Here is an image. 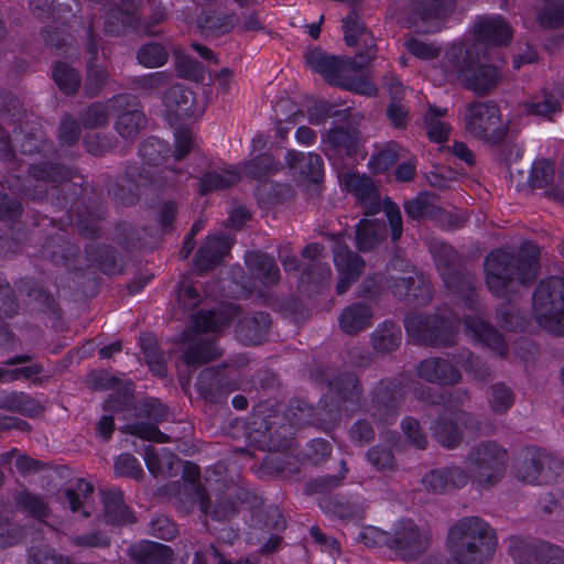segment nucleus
<instances>
[{
    "label": "nucleus",
    "mask_w": 564,
    "mask_h": 564,
    "mask_svg": "<svg viewBox=\"0 0 564 564\" xmlns=\"http://www.w3.org/2000/svg\"><path fill=\"white\" fill-rule=\"evenodd\" d=\"M13 133L17 150L28 155L40 154L44 160L28 164L29 176L22 186L15 188L10 181H7L8 188L32 202H45L58 209H67L70 213V221L76 220L82 236L88 238L98 236L100 226L97 217L78 213L74 219L73 213L78 209V200L84 189L79 184L70 182L73 177L70 167L51 160L56 155V150L53 143L46 140L42 127L20 124L13 129Z\"/></svg>",
    "instance_id": "obj_1"
},
{
    "label": "nucleus",
    "mask_w": 564,
    "mask_h": 564,
    "mask_svg": "<svg viewBox=\"0 0 564 564\" xmlns=\"http://www.w3.org/2000/svg\"><path fill=\"white\" fill-rule=\"evenodd\" d=\"M340 421V402L330 394H324L314 408L302 399L292 400L283 415L278 413L253 422L261 434L260 442L269 451H283L292 445L294 430L305 425H316L328 431Z\"/></svg>",
    "instance_id": "obj_2"
},
{
    "label": "nucleus",
    "mask_w": 564,
    "mask_h": 564,
    "mask_svg": "<svg viewBox=\"0 0 564 564\" xmlns=\"http://www.w3.org/2000/svg\"><path fill=\"white\" fill-rule=\"evenodd\" d=\"M170 152L169 143L155 137L144 140L139 148V156L144 164L152 167L167 163ZM169 174L178 177L183 175V171L169 164L159 171L140 167L135 164L128 165L119 182L113 186L112 195L122 205H133L147 188L178 185L180 181L169 178Z\"/></svg>",
    "instance_id": "obj_3"
},
{
    "label": "nucleus",
    "mask_w": 564,
    "mask_h": 564,
    "mask_svg": "<svg viewBox=\"0 0 564 564\" xmlns=\"http://www.w3.org/2000/svg\"><path fill=\"white\" fill-rule=\"evenodd\" d=\"M538 271L539 252L531 242L522 243L518 250L497 248L484 260L485 283L496 297H507L520 285L532 284Z\"/></svg>",
    "instance_id": "obj_4"
},
{
    "label": "nucleus",
    "mask_w": 564,
    "mask_h": 564,
    "mask_svg": "<svg viewBox=\"0 0 564 564\" xmlns=\"http://www.w3.org/2000/svg\"><path fill=\"white\" fill-rule=\"evenodd\" d=\"M476 54V47L468 43L453 45L434 66L435 80L442 84L458 79L478 95L489 93L497 86L500 72L494 65L477 64Z\"/></svg>",
    "instance_id": "obj_5"
},
{
    "label": "nucleus",
    "mask_w": 564,
    "mask_h": 564,
    "mask_svg": "<svg viewBox=\"0 0 564 564\" xmlns=\"http://www.w3.org/2000/svg\"><path fill=\"white\" fill-rule=\"evenodd\" d=\"M498 539L495 529L480 517H464L447 532L446 547L458 564H485L496 552Z\"/></svg>",
    "instance_id": "obj_6"
},
{
    "label": "nucleus",
    "mask_w": 564,
    "mask_h": 564,
    "mask_svg": "<svg viewBox=\"0 0 564 564\" xmlns=\"http://www.w3.org/2000/svg\"><path fill=\"white\" fill-rule=\"evenodd\" d=\"M386 289L399 300L413 306L427 305L433 295L429 280L412 269L409 263H405L404 269L398 274L390 273L387 269L386 273L366 276L360 285V295L376 297Z\"/></svg>",
    "instance_id": "obj_7"
},
{
    "label": "nucleus",
    "mask_w": 564,
    "mask_h": 564,
    "mask_svg": "<svg viewBox=\"0 0 564 564\" xmlns=\"http://www.w3.org/2000/svg\"><path fill=\"white\" fill-rule=\"evenodd\" d=\"M237 311L236 306L230 305L218 311H200L194 316L193 326L196 334L182 356L187 366L199 367L221 355L214 334L229 326Z\"/></svg>",
    "instance_id": "obj_8"
},
{
    "label": "nucleus",
    "mask_w": 564,
    "mask_h": 564,
    "mask_svg": "<svg viewBox=\"0 0 564 564\" xmlns=\"http://www.w3.org/2000/svg\"><path fill=\"white\" fill-rule=\"evenodd\" d=\"M508 462L507 449L495 441L470 447L465 457L468 480L484 489L496 485L503 476Z\"/></svg>",
    "instance_id": "obj_9"
},
{
    "label": "nucleus",
    "mask_w": 564,
    "mask_h": 564,
    "mask_svg": "<svg viewBox=\"0 0 564 564\" xmlns=\"http://www.w3.org/2000/svg\"><path fill=\"white\" fill-rule=\"evenodd\" d=\"M341 182L347 192L356 197L365 215H376L383 209L390 226L391 239L392 241H398L403 232L402 216L399 206L389 198L382 204L378 188L372 178L366 175L347 173L343 176Z\"/></svg>",
    "instance_id": "obj_10"
},
{
    "label": "nucleus",
    "mask_w": 564,
    "mask_h": 564,
    "mask_svg": "<svg viewBox=\"0 0 564 564\" xmlns=\"http://www.w3.org/2000/svg\"><path fill=\"white\" fill-rule=\"evenodd\" d=\"M431 252L446 289L457 295L471 311L477 312L475 276L462 265L457 252L443 242L434 243Z\"/></svg>",
    "instance_id": "obj_11"
},
{
    "label": "nucleus",
    "mask_w": 564,
    "mask_h": 564,
    "mask_svg": "<svg viewBox=\"0 0 564 564\" xmlns=\"http://www.w3.org/2000/svg\"><path fill=\"white\" fill-rule=\"evenodd\" d=\"M404 327L408 336L416 343L436 348L447 347L455 343L458 321L456 316H445L440 312H416L405 315Z\"/></svg>",
    "instance_id": "obj_12"
},
{
    "label": "nucleus",
    "mask_w": 564,
    "mask_h": 564,
    "mask_svg": "<svg viewBox=\"0 0 564 564\" xmlns=\"http://www.w3.org/2000/svg\"><path fill=\"white\" fill-rule=\"evenodd\" d=\"M533 313L539 325L549 333L564 336V279L542 280L533 293Z\"/></svg>",
    "instance_id": "obj_13"
},
{
    "label": "nucleus",
    "mask_w": 564,
    "mask_h": 564,
    "mask_svg": "<svg viewBox=\"0 0 564 564\" xmlns=\"http://www.w3.org/2000/svg\"><path fill=\"white\" fill-rule=\"evenodd\" d=\"M184 495L182 508L186 512L197 506L202 513L217 522L229 521L237 516V502L231 500V497L240 503H248L251 496L250 491L242 487H232L224 497L216 498L212 503L206 491H200L194 484L186 486Z\"/></svg>",
    "instance_id": "obj_14"
},
{
    "label": "nucleus",
    "mask_w": 564,
    "mask_h": 564,
    "mask_svg": "<svg viewBox=\"0 0 564 564\" xmlns=\"http://www.w3.org/2000/svg\"><path fill=\"white\" fill-rule=\"evenodd\" d=\"M516 477L530 485H547L557 479L563 464L546 451L529 446L522 448L513 459Z\"/></svg>",
    "instance_id": "obj_15"
},
{
    "label": "nucleus",
    "mask_w": 564,
    "mask_h": 564,
    "mask_svg": "<svg viewBox=\"0 0 564 564\" xmlns=\"http://www.w3.org/2000/svg\"><path fill=\"white\" fill-rule=\"evenodd\" d=\"M406 390L399 378L378 381L369 392V403L364 408L378 425H393L404 402Z\"/></svg>",
    "instance_id": "obj_16"
},
{
    "label": "nucleus",
    "mask_w": 564,
    "mask_h": 564,
    "mask_svg": "<svg viewBox=\"0 0 564 564\" xmlns=\"http://www.w3.org/2000/svg\"><path fill=\"white\" fill-rule=\"evenodd\" d=\"M313 376L317 382L325 384L337 397L333 398L340 402V408L344 403L358 410H364L366 406L364 403V388L356 373L321 365L316 367Z\"/></svg>",
    "instance_id": "obj_17"
},
{
    "label": "nucleus",
    "mask_w": 564,
    "mask_h": 564,
    "mask_svg": "<svg viewBox=\"0 0 564 564\" xmlns=\"http://www.w3.org/2000/svg\"><path fill=\"white\" fill-rule=\"evenodd\" d=\"M465 128L471 135L490 143L499 142L505 135L500 110L492 101L470 104L465 115Z\"/></svg>",
    "instance_id": "obj_18"
},
{
    "label": "nucleus",
    "mask_w": 564,
    "mask_h": 564,
    "mask_svg": "<svg viewBox=\"0 0 564 564\" xmlns=\"http://www.w3.org/2000/svg\"><path fill=\"white\" fill-rule=\"evenodd\" d=\"M506 543L516 564H564V550L547 542L513 535Z\"/></svg>",
    "instance_id": "obj_19"
},
{
    "label": "nucleus",
    "mask_w": 564,
    "mask_h": 564,
    "mask_svg": "<svg viewBox=\"0 0 564 564\" xmlns=\"http://www.w3.org/2000/svg\"><path fill=\"white\" fill-rule=\"evenodd\" d=\"M110 107L117 115L116 131L123 139H134L145 126V116L139 99L130 94H119L110 100Z\"/></svg>",
    "instance_id": "obj_20"
},
{
    "label": "nucleus",
    "mask_w": 564,
    "mask_h": 564,
    "mask_svg": "<svg viewBox=\"0 0 564 564\" xmlns=\"http://www.w3.org/2000/svg\"><path fill=\"white\" fill-rule=\"evenodd\" d=\"M167 409L159 400H149L144 402L138 412L139 420L128 424L126 430L129 434L135 435L142 440L156 443L171 442L172 437L161 432L156 424L167 419Z\"/></svg>",
    "instance_id": "obj_21"
},
{
    "label": "nucleus",
    "mask_w": 564,
    "mask_h": 564,
    "mask_svg": "<svg viewBox=\"0 0 564 564\" xmlns=\"http://www.w3.org/2000/svg\"><path fill=\"white\" fill-rule=\"evenodd\" d=\"M429 542V533L420 530L410 519L398 521L393 534L389 533V549L406 560L414 558L425 552Z\"/></svg>",
    "instance_id": "obj_22"
},
{
    "label": "nucleus",
    "mask_w": 564,
    "mask_h": 564,
    "mask_svg": "<svg viewBox=\"0 0 564 564\" xmlns=\"http://www.w3.org/2000/svg\"><path fill=\"white\" fill-rule=\"evenodd\" d=\"M464 333L475 345L486 347L501 358H506L509 345L498 329L478 315H466L463 319Z\"/></svg>",
    "instance_id": "obj_23"
},
{
    "label": "nucleus",
    "mask_w": 564,
    "mask_h": 564,
    "mask_svg": "<svg viewBox=\"0 0 564 564\" xmlns=\"http://www.w3.org/2000/svg\"><path fill=\"white\" fill-rule=\"evenodd\" d=\"M99 47V37L93 30V22L89 23L87 30L86 51L90 55L86 64V76L84 80L83 91L86 97L94 98L99 96L107 87L110 80L108 69L97 64V55Z\"/></svg>",
    "instance_id": "obj_24"
},
{
    "label": "nucleus",
    "mask_w": 564,
    "mask_h": 564,
    "mask_svg": "<svg viewBox=\"0 0 564 564\" xmlns=\"http://www.w3.org/2000/svg\"><path fill=\"white\" fill-rule=\"evenodd\" d=\"M334 264L338 272V281L336 291L344 294L348 291L354 282L359 278L365 262L355 252H352L341 240H336L333 248Z\"/></svg>",
    "instance_id": "obj_25"
},
{
    "label": "nucleus",
    "mask_w": 564,
    "mask_h": 564,
    "mask_svg": "<svg viewBox=\"0 0 564 564\" xmlns=\"http://www.w3.org/2000/svg\"><path fill=\"white\" fill-rule=\"evenodd\" d=\"M416 375L425 382L438 386H455L463 380L460 370L449 360L429 357L419 362Z\"/></svg>",
    "instance_id": "obj_26"
},
{
    "label": "nucleus",
    "mask_w": 564,
    "mask_h": 564,
    "mask_svg": "<svg viewBox=\"0 0 564 564\" xmlns=\"http://www.w3.org/2000/svg\"><path fill=\"white\" fill-rule=\"evenodd\" d=\"M468 475L464 468L453 465L430 470L422 478V485L427 491L447 494L465 487Z\"/></svg>",
    "instance_id": "obj_27"
},
{
    "label": "nucleus",
    "mask_w": 564,
    "mask_h": 564,
    "mask_svg": "<svg viewBox=\"0 0 564 564\" xmlns=\"http://www.w3.org/2000/svg\"><path fill=\"white\" fill-rule=\"evenodd\" d=\"M232 240L225 234L208 236L199 247L195 265L199 273H205L218 265L229 252Z\"/></svg>",
    "instance_id": "obj_28"
},
{
    "label": "nucleus",
    "mask_w": 564,
    "mask_h": 564,
    "mask_svg": "<svg viewBox=\"0 0 564 564\" xmlns=\"http://www.w3.org/2000/svg\"><path fill=\"white\" fill-rule=\"evenodd\" d=\"M196 388L206 401L213 403L224 401L235 389L232 382L224 375V371L214 368H206L200 371L197 377Z\"/></svg>",
    "instance_id": "obj_29"
},
{
    "label": "nucleus",
    "mask_w": 564,
    "mask_h": 564,
    "mask_svg": "<svg viewBox=\"0 0 564 564\" xmlns=\"http://www.w3.org/2000/svg\"><path fill=\"white\" fill-rule=\"evenodd\" d=\"M323 246L317 242L307 245L303 251L304 267L300 282L305 284H322L330 278L329 265L322 260Z\"/></svg>",
    "instance_id": "obj_30"
},
{
    "label": "nucleus",
    "mask_w": 564,
    "mask_h": 564,
    "mask_svg": "<svg viewBox=\"0 0 564 564\" xmlns=\"http://www.w3.org/2000/svg\"><path fill=\"white\" fill-rule=\"evenodd\" d=\"M373 308L362 302L351 303L338 315L339 328L347 335H357L372 326Z\"/></svg>",
    "instance_id": "obj_31"
},
{
    "label": "nucleus",
    "mask_w": 564,
    "mask_h": 564,
    "mask_svg": "<svg viewBox=\"0 0 564 564\" xmlns=\"http://www.w3.org/2000/svg\"><path fill=\"white\" fill-rule=\"evenodd\" d=\"M476 39L489 45H506L511 40V29L500 15L479 18L475 24Z\"/></svg>",
    "instance_id": "obj_32"
},
{
    "label": "nucleus",
    "mask_w": 564,
    "mask_h": 564,
    "mask_svg": "<svg viewBox=\"0 0 564 564\" xmlns=\"http://www.w3.org/2000/svg\"><path fill=\"white\" fill-rule=\"evenodd\" d=\"M344 39L347 45L356 46L362 44L366 46L365 52H360L359 56L367 61H370L375 56L373 51V37L367 30L365 24L361 22L356 12H350L343 20Z\"/></svg>",
    "instance_id": "obj_33"
},
{
    "label": "nucleus",
    "mask_w": 564,
    "mask_h": 564,
    "mask_svg": "<svg viewBox=\"0 0 564 564\" xmlns=\"http://www.w3.org/2000/svg\"><path fill=\"white\" fill-rule=\"evenodd\" d=\"M270 315L264 312H257L239 319L236 328L237 337L245 345L260 344L270 327Z\"/></svg>",
    "instance_id": "obj_34"
},
{
    "label": "nucleus",
    "mask_w": 564,
    "mask_h": 564,
    "mask_svg": "<svg viewBox=\"0 0 564 564\" xmlns=\"http://www.w3.org/2000/svg\"><path fill=\"white\" fill-rule=\"evenodd\" d=\"M42 256L69 269H82V265L75 263L76 258L79 256V248L66 240L62 234L51 237L44 242Z\"/></svg>",
    "instance_id": "obj_35"
},
{
    "label": "nucleus",
    "mask_w": 564,
    "mask_h": 564,
    "mask_svg": "<svg viewBox=\"0 0 564 564\" xmlns=\"http://www.w3.org/2000/svg\"><path fill=\"white\" fill-rule=\"evenodd\" d=\"M147 468L154 477L175 476L181 470L182 460L166 448L156 451L148 445L143 455Z\"/></svg>",
    "instance_id": "obj_36"
},
{
    "label": "nucleus",
    "mask_w": 564,
    "mask_h": 564,
    "mask_svg": "<svg viewBox=\"0 0 564 564\" xmlns=\"http://www.w3.org/2000/svg\"><path fill=\"white\" fill-rule=\"evenodd\" d=\"M129 555L134 564H171L173 551L165 544L143 540L129 546Z\"/></svg>",
    "instance_id": "obj_37"
},
{
    "label": "nucleus",
    "mask_w": 564,
    "mask_h": 564,
    "mask_svg": "<svg viewBox=\"0 0 564 564\" xmlns=\"http://www.w3.org/2000/svg\"><path fill=\"white\" fill-rule=\"evenodd\" d=\"M248 270L263 285H272L280 279V269L273 257L261 251H249L245 254Z\"/></svg>",
    "instance_id": "obj_38"
},
{
    "label": "nucleus",
    "mask_w": 564,
    "mask_h": 564,
    "mask_svg": "<svg viewBox=\"0 0 564 564\" xmlns=\"http://www.w3.org/2000/svg\"><path fill=\"white\" fill-rule=\"evenodd\" d=\"M310 67L323 75L325 80L334 86H345L344 63L336 56L327 55L319 51H313L307 55Z\"/></svg>",
    "instance_id": "obj_39"
},
{
    "label": "nucleus",
    "mask_w": 564,
    "mask_h": 564,
    "mask_svg": "<svg viewBox=\"0 0 564 564\" xmlns=\"http://www.w3.org/2000/svg\"><path fill=\"white\" fill-rule=\"evenodd\" d=\"M104 520L109 524L122 525L134 521L132 512L123 502L120 490H109L102 496Z\"/></svg>",
    "instance_id": "obj_40"
},
{
    "label": "nucleus",
    "mask_w": 564,
    "mask_h": 564,
    "mask_svg": "<svg viewBox=\"0 0 564 564\" xmlns=\"http://www.w3.org/2000/svg\"><path fill=\"white\" fill-rule=\"evenodd\" d=\"M387 235L386 224L378 219H361L356 226V243L360 251L378 247Z\"/></svg>",
    "instance_id": "obj_41"
},
{
    "label": "nucleus",
    "mask_w": 564,
    "mask_h": 564,
    "mask_svg": "<svg viewBox=\"0 0 564 564\" xmlns=\"http://www.w3.org/2000/svg\"><path fill=\"white\" fill-rule=\"evenodd\" d=\"M93 494V484L78 478L75 485L65 490V500L73 512H80L83 518H88L91 514Z\"/></svg>",
    "instance_id": "obj_42"
},
{
    "label": "nucleus",
    "mask_w": 564,
    "mask_h": 564,
    "mask_svg": "<svg viewBox=\"0 0 564 564\" xmlns=\"http://www.w3.org/2000/svg\"><path fill=\"white\" fill-rule=\"evenodd\" d=\"M286 160L292 169L307 177L311 182L317 183L323 177L324 164L321 155L317 153H303L297 151H289Z\"/></svg>",
    "instance_id": "obj_43"
},
{
    "label": "nucleus",
    "mask_w": 564,
    "mask_h": 564,
    "mask_svg": "<svg viewBox=\"0 0 564 564\" xmlns=\"http://www.w3.org/2000/svg\"><path fill=\"white\" fill-rule=\"evenodd\" d=\"M87 265L99 268L106 274H113L122 271L118 264L116 251L109 246H98L90 242L85 247Z\"/></svg>",
    "instance_id": "obj_44"
},
{
    "label": "nucleus",
    "mask_w": 564,
    "mask_h": 564,
    "mask_svg": "<svg viewBox=\"0 0 564 564\" xmlns=\"http://www.w3.org/2000/svg\"><path fill=\"white\" fill-rule=\"evenodd\" d=\"M430 430L436 442L445 448H456L463 440V433L457 424L445 414L433 420Z\"/></svg>",
    "instance_id": "obj_45"
},
{
    "label": "nucleus",
    "mask_w": 564,
    "mask_h": 564,
    "mask_svg": "<svg viewBox=\"0 0 564 564\" xmlns=\"http://www.w3.org/2000/svg\"><path fill=\"white\" fill-rule=\"evenodd\" d=\"M32 356L28 354L17 355L7 359L3 364L6 366H18L9 370L10 382L18 380H31L34 383L40 382V376L44 371V367L39 362H31Z\"/></svg>",
    "instance_id": "obj_46"
},
{
    "label": "nucleus",
    "mask_w": 564,
    "mask_h": 564,
    "mask_svg": "<svg viewBox=\"0 0 564 564\" xmlns=\"http://www.w3.org/2000/svg\"><path fill=\"white\" fill-rule=\"evenodd\" d=\"M240 181V173L234 167H224L219 171H207L199 178V194L206 195L214 191L228 188Z\"/></svg>",
    "instance_id": "obj_47"
},
{
    "label": "nucleus",
    "mask_w": 564,
    "mask_h": 564,
    "mask_svg": "<svg viewBox=\"0 0 564 564\" xmlns=\"http://www.w3.org/2000/svg\"><path fill=\"white\" fill-rule=\"evenodd\" d=\"M239 18L236 13H224L217 11L203 12L198 19V26L212 35H223L230 32L237 24Z\"/></svg>",
    "instance_id": "obj_48"
},
{
    "label": "nucleus",
    "mask_w": 564,
    "mask_h": 564,
    "mask_svg": "<svg viewBox=\"0 0 564 564\" xmlns=\"http://www.w3.org/2000/svg\"><path fill=\"white\" fill-rule=\"evenodd\" d=\"M164 106L177 117H187L193 112V91L176 84L171 86L163 96Z\"/></svg>",
    "instance_id": "obj_49"
},
{
    "label": "nucleus",
    "mask_w": 564,
    "mask_h": 564,
    "mask_svg": "<svg viewBox=\"0 0 564 564\" xmlns=\"http://www.w3.org/2000/svg\"><path fill=\"white\" fill-rule=\"evenodd\" d=\"M18 510L28 513L32 518L43 521L51 514L46 497L33 494L29 490H21L13 497Z\"/></svg>",
    "instance_id": "obj_50"
},
{
    "label": "nucleus",
    "mask_w": 564,
    "mask_h": 564,
    "mask_svg": "<svg viewBox=\"0 0 564 564\" xmlns=\"http://www.w3.org/2000/svg\"><path fill=\"white\" fill-rule=\"evenodd\" d=\"M455 8V0H411V10L422 21L448 17Z\"/></svg>",
    "instance_id": "obj_51"
},
{
    "label": "nucleus",
    "mask_w": 564,
    "mask_h": 564,
    "mask_svg": "<svg viewBox=\"0 0 564 564\" xmlns=\"http://www.w3.org/2000/svg\"><path fill=\"white\" fill-rule=\"evenodd\" d=\"M401 329L393 322L384 321L371 334L372 347L378 352L395 350L401 343Z\"/></svg>",
    "instance_id": "obj_52"
},
{
    "label": "nucleus",
    "mask_w": 564,
    "mask_h": 564,
    "mask_svg": "<svg viewBox=\"0 0 564 564\" xmlns=\"http://www.w3.org/2000/svg\"><path fill=\"white\" fill-rule=\"evenodd\" d=\"M139 24V15L131 10L112 8L106 13L104 30L109 35H120L129 29H137Z\"/></svg>",
    "instance_id": "obj_53"
},
{
    "label": "nucleus",
    "mask_w": 564,
    "mask_h": 564,
    "mask_svg": "<svg viewBox=\"0 0 564 564\" xmlns=\"http://www.w3.org/2000/svg\"><path fill=\"white\" fill-rule=\"evenodd\" d=\"M358 140V131L352 127H337L330 129L326 134V141L332 149L348 156L357 152Z\"/></svg>",
    "instance_id": "obj_54"
},
{
    "label": "nucleus",
    "mask_w": 564,
    "mask_h": 564,
    "mask_svg": "<svg viewBox=\"0 0 564 564\" xmlns=\"http://www.w3.org/2000/svg\"><path fill=\"white\" fill-rule=\"evenodd\" d=\"M452 359L459 365L467 375L473 376L475 380L487 381L491 376V370L479 356L470 350L463 348L452 355Z\"/></svg>",
    "instance_id": "obj_55"
},
{
    "label": "nucleus",
    "mask_w": 564,
    "mask_h": 564,
    "mask_svg": "<svg viewBox=\"0 0 564 564\" xmlns=\"http://www.w3.org/2000/svg\"><path fill=\"white\" fill-rule=\"evenodd\" d=\"M0 409L33 416L40 412V404L24 392L0 393Z\"/></svg>",
    "instance_id": "obj_56"
},
{
    "label": "nucleus",
    "mask_w": 564,
    "mask_h": 564,
    "mask_svg": "<svg viewBox=\"0 0 564 564\" xmlns=\"http://www.w3.org/2000/svg\"><path fill=\"white\" fill-rule=\"evenodd\" d=\"M52 78L65 95L76 94L82 84L80 74L66 62L55 63Z\"/></svg>",
    "instance_id": "obj_57"
},
{
    "label": "nucleus",
    "mask_w": 564,
    "mask_h": 564,
    "mask_svg": "<svg viewBox=\"0 0 564 564\" xmlns=\"http://www.w3.org/2000/svg\"><path fill=\"white\" fill-rule=\"evenodd\" d=\"M524 109L528 115L550 120L554 115L561 111L557 98L553 94L546 91H543L531 97L524 104Z\"/></svg>",
    "instance_id": "obj_58"
},
{
    "label": "nucleus",
    "mask_w": 564,
    "mask_h": 564,
    "mask_svg": "<svg viewBox=\"0 0 564 564\" xmlns=\"http://www.w3.org/2000/svg\"><path fill=\"white\" fill-rule=\"evenodd\" d=\"M446 112V109L431 106L424 115V127L429 139L433 142L443 143L449 135L451 128L442 120Z\"/></svg>",
    "instance_id": "obj_59"
},
{
    "label": "nucleus",
    "mask_w": 564,
    "mask_h": 564,
    "mask_svg": "<svg viewBox=\"0 0 564 564\" xmlns=\"http://www.w3.org/2000/svg\"><path fill=\"white\" fill-rule=\"evenodd\" d=\"M400 151L401 147L397 142L377 148L368 161V167L376 174L388 171L398 161Z\"/></svg>",
    "instance_id": "obj_60"
},
{
    "label": "nucleus",
    "mask_w": 564,
    "mask_h": 564,
    "mask_svg": "<svg viewBox=\"0 0 564 564\" xmlns=\"http://www.w3.org/2000/svg\"><path fill=\"white\" fill-rule=\"evenodd\" d=\"M514 399L512 389L503 382H497L489 388L487 401L496 414L507 413L514 404Z\"/></svg>",
    "instance_id": "obj_61"
},
{
    "label": "nucleus",
    "mask_w": 564,
    "mask_h": 564,
    "mask_svg": "<svg viewBox=\"0 0 564 564\" xmlns=\"http://www.w3.org/2000/svg\"><path fill=\"white\" fill-rule=\"evenodd\" d=\"M322 509L332 513L340 519H354L359 520L364 514V503L356 501H341V500H324L321 503Z\"/></svg>",
    "instance_id": "obj_62"
},
{
    "label": "nucleus",
    "mask_w": 564,
    "mask_h": 564,
    "mask_svg": "<svg viewBox=\"0 0 564 564\" xmlns=\"http://www.w3.org/2000/svg\"><path fill=\"white\" fill-rule=\"evenodd\" d=\"M80 135L82 128L77 119L70 113L64 115L61 118L56 132V138L61 148H70L75 145L79 141Z\"/></svg>",
    "instance_id": "obj_63"
},
{
    "label": "nucleus",
    "mask_w": 564,
    "mask_h": 564,
    "mask_svg": "<svg viewBox=\"0 0 564 564\" xmlns=\"http://www.w3.org/2000/svg\"><path fill=\"white\" fill-rule=\"evenodd\" d=\"M547 4L540 10L538 20L545 29H556L564 24V0H547Z\"/></svg>",
    "instance_id": "obj_64"
}]
</instances>
